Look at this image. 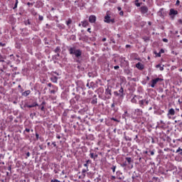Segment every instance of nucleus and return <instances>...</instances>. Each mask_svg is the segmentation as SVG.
<instances>
[{"label": "nucleus", "instance_id": "obj_1", "mask_svg": "<svg viewBox=\"0 0 182 182\" xmlns=\"http://www.w3.org/2000/svg\"><path fill=\"white\" fill-rule=\"evenodd\" d=\"M69 52L70 55H75V58H77V59H80L82 56V50L79 49L76 50V48H70Z\"/></svg>", "mask_w": 182, "mask_h": 182}, {"label": "nucleus", "instance_id": "obj_2", "mask_svg": "<svg viewBox=\"0 0 182 182\" xmlns=\"http://www.w3.org/2000/svg\"><path fill=\"white\" fill-rule=\"evenodd\" d=\"M104 22H106V23H114V18H112L109 14H107L105 17Z\"/></svg>", "mask_w": 182, "mask_h": 182}, {"label": "nucleus", "instance_id": "obj_3", "mask_svg": "<svg viewBox=\"0 0 182 182\" xmlns=\"http://www.w3.org/2000/svg\"><path fill=\"white\" fill-rule=\"evenodd\" d=\"M161 80H163V79L159 77L152 80L151 87H154L157 85V83H159V82H161Z\"/></svg>", "mask_w": 182, "mask_h": 182}, {"label": "nucleus", "instance_id": "obj_4", "mask_svg": "<svg viewBox=\"0 0 182 182\" xmlns=\"http://www.w3.org/2000/svg\"><path fill=\"white\" fill-rule=\"evenodd\" d=\"M141 14H147L149 12V8L146 6H143L141 7Z\"/></svg>", "mask_w": 182, "mask_h": 182}, {"label": "nucleus", "instance_id": "obj_5", "mask_svg": "<svg viewBox=\"0 0 182 182\" xmlns=\"http://www.w3.org/2000/svg\"><path fill=\"white\" fill-rule=\"evenodd\" d=\"M136 68L139 69V70H143V69H144V65L141 63H138L136 64Z\"/></svg>", "mask_w": 182, "mask_h": 182}, {"label": "nucleus", "instance_id": "obj_6", "mask_svg": "<svg viewBox=\"0 0 182 182\" xmlns=\"http://www.w3.org/2000/svg\"><path fill=\"white\" fill-rule=\"evenodd\" d=\"M89 22H90V23H95V22H96V17L95 16H90L89 17Z\"/></svg>", "mask_w": 182, "mask_h": 182}, {"label": "nucleus", "instance_id": "obj_7", "mask_svg": "<svg viewBox=\"0 0 182 182\" xmlns=\"http://www.w3.org/2000/svg\"><path fill=\"white\" fill-rule=\"evenodd\" d=\"M169 114H171V116H174V114H176V111H174V109L171 108L168 110V116H169Z\"/></svg>", "mask_w": 182, "mask_h": 182}, {"label": "nucleus", "instance_id": "obj_8", "mask_svg": "<svg viewBox=\"0 0 182 182\" xmlns=\"http://www.w3.org/2000/svg\"><path fill=\"white\" fill-rule=\"evenodd\" d=\"M178 12L173 9L170 10L169 15H177Z\"/></svg>", "mask_w": 182, "mask_h": 182}, {"label": "nucleus", "instance_id": "obj_9", "mask_svg": "<svg viewBox=\"0 0 182 182\" xmlns=\"http://www.w3.org/2000/svg\"><path fill=\"white\" fill-rule=\"evenodd\" d=\"M81 23L83 28H86V26H89V22H87V21H82Z\"/></svg>", "mask_w": 182, "mask_h": 182}, {"label": "nucleus", "instance_id": "obj_10", "mask_svg": "<svg viewBox=\"0 0 182 182\" xmlns=\"http://www.w3.org/2000/svg\"><path fill=\"white\" fill-rule=\"evenodd\" d=\"M36 106H38V103L34 102V103L32 104V105H27L26 107H28V108H31V107H36Z\"/></svg>", "mask_w": 182, "mask_h": 182}, {"label": "nucleus", "instance_id": "obj_11", "mask_svg": "<svg viewBox=\"0 0 182 182\" xmlns=\"http://www.w3.org/2000/svg\"><path fill=\"white\" fill-rule=\"evenodd\" d=\"M51 80L53 82V83H58V77H52Z\"/></svg>", "mask_w": 182, "mask_h": 182}, {"label": "nucleus", "instance_id": "obj_12", "mask_svg": "<svg viewBox=\"0 0 182 182\" xmlns=\"http://www.w3.org/2000/svg\"><path fill=\"white\" fill-rule=\"evenodd\" d=\"M144 102H146V100H139V104L141 107H143V105H144Z\"/></svg>", "mask_w": 182, "mask_h": 182}, {"label": "nucleus", "instance_id": "obj_13", "mask_svg": "<svg viewBox=\"0 0 182 182\" xmlns=\"http://www.w3.org/2000/svg\"><path fill=\"white\" fill-rule=\"evenodd\" d=\"M106 95H109V96H112V91L109 89H107L105 91Z\"/></svg>", "mask_w": 182, "mask_h": 182}, {"label": "nucleus", "instance_id": "obj_14", "mask_svg": "<svg viewBox=\"0 0 182 182\" xmlns=\"http://www.w3.org/2000/svg\"><path fill=\"white\" fill-rule=\"evenodd\" d=\"M87 171H89V168H87V167L86 168L82 169V173L83 176H85V173H87Z\"/></svg>", "mask_w": 182, "mask_h": 182}, {"label": "nucleus", "instance_id": "obj_15", "mask_svg": "<svg viewBox=\"0 0 182 182\" xmlns=\"http://www.w3.org/2000/svg\"><path fill=\"white\" fill-rule=\"evenodd\" d=\"M156 68L157 69H159V68L160 70H164V68L161 67V65H156Z\"/></svg>", "mask_w": 182, "mask_h": 182}, {"label": "nucleus", "instance_id": "obj_16", "mask_svg": "<svg viewBox=\"0 0 182 182\" xmlns=\"http://www.w3.org/2000/svg\"><path fill=\"white\" fill-rule=\"evenodd\" d=\"M176 153H180V154L182 156V149H181V148H178L176 150Z\"/></svg>", "mask_w": 182, "mask_h": 182}, {"label": "nucleus", "instance_id": "obj_17", "mask_svg": "<svg viewBox=\"0 0 182 182\" xmlns=\"http://www.w3.org/2000/svg\"><path fill=\"white\" fill-rule=\"evenodd\" d=\"M127 161L129 163V164H130V163H132V158L130 157H127L126 158Z\"/></svg>", "mask_w": 182, "mask_h": 182}, {"label": "nucleus", "instance_id": "obj_18", "mask_svg": "<svg viewBox=\"0 0 182 182\" xmlns=\"http://www.w3.org/2000/svg\"><path fill=\"white\" fill-rule=\"evenodd\" d=\"M70 23H72V20L71 19H68V21L66 22V25L68 26H69V25H70Z\"/></svg>", "mask_w": 182, "mask_h": 182}, {"label": "nucleus", "instance_id": "obj_19", "mask_svg": "<svg viewBox=\"0 0 182 182\" xmlns=\"http://www.w3.org/2000/svg\"><path fill=\"white\" fill-rule=\"evenodd\" d=\"M55 53H58V52H60V47H57V48L55 49Z\"/></svg>", "mask_w": 182, "mask_h": 182}, {"label": "nucleus", "instance_id": "obj_20", "mask_svg": "<svg viewBox=\"0 0 182 182\" xmlns=\"http://www.w3.org/2000/svg\"><path fill=\"white\" fill-rule=\"evenodd\" d=\"M135 5H136V6H140V3H139V0H136L135 1Z\"/></svg>", "mask_w": 182, "mask_h": 182}, {"label": "nucleus", "instance_id": "obj_21", "mask_svg": "<svg viewBox=\"0 0 182 182\" xmlns=\"http://www.w3.org/2000/svg\"><path fill=\"white\" fill-rule=\"evenodd\" d=\"M16 8H18V0L16 1V4L14 5V9H16Z\"/></svg>", "mask_w": 182, "mask_h": 182}, {"label": "nucleus", "instance_id": "obj_22", "mask_svg": "<svg viewBox=\"0 0 182 182\" xmlns=\"http://www.w3.org/2000/svg\"><path fill=\"white\" fill-rule=\"evenodd\" d=\"M29 93H31V91L28 90L24 92V95H26V96H28Z\"/></svg>", "mask_w": 182, "mask_h": 182}, {"label": "nucleus", "instance_id": "obj_23", "mask_svg": "<svg viewBox=\"0 0 182 182\" xmlns=\"http://www.w3.org/2000/svg\"><path fill=\"white\" fill-rule=\"evenodd\" d=\"M112 170L113 173H114V171H116V166H113L112 167Z\"/></svg>", "mask_w": 182, "mask_h": 182}, {"label": "nucleus", "instance_id": "obj_24", "mask_svg": "<svg viewBox=\"0 0 182 182\" xmlns=\"http://www.w3.org/2000/svg\"><path fill=\"white\" fill-rule=\"evenodd\" d=\"M119 93L123 95V92H124L123 87H121L120 90H119Z\"/></svg>", "mask_w": 182, "mask_h": 182}, {"label": "nucleus", "instance_id": "obj_25", "mask_svg": "<svg viewBox=\"0 0 182 182\" xmlns=\"http://www.w3.org/2000/svg\"><path fill=\"white\" fill-rule=\"evenodd\" d=\"M50 93L55 95V93H56V91H55V90H50Z\"/></svg>", "mask_w": 182, "mask_h": 182}, {"label": "nucleus", "instance_id": "obj_26", "mask_svg": "<svg viewBox=\"0 0 182 182\" xmlns=\"http://www.w3.org/2000/svg\"><path fill=\"white\" fill-rule=\"evenodd\" d=\"M112 120H114V122H117L119 123V119H116V118H112Z\"/></svg>", "mask_w": 182, "mask_h": 182}, {"label": "nucleus", "instance_id": "obj_27", "mask_svg": "<svg viewBox=\"0 0 182 182\" xmlns=\"http://www.w3.org/2000/svg\"><path fill=\"white\" fill-rule=\"evenodd\" d=\"M38 18H39V21H43V16H39Z\"/></svg>", "mask_w": 182, "mask_h": 182}, {"label": "nucleus", "instance_id": "obj_28", "mask_svg": "<svg viewBox=\"0 0 182 182\" xmlns=\"http://www.w3.org/2000/svg\"><path fill=\"white\" fill-rule=\"evenodd\" d=\"M120 67H119V65L114 66V69H115V70H117V69H119Z\"/></svg>", "mask_w": 182, "mask_h": 182}, {"label": "nucleus", "instance_id": "obj_29", "mask_svg": "<svg viewBox=\"0 0 182 182\" xmlns=\"http://www.w3.org/2000/svg\"><path fill=\"white\" fill-rule=\"evenodd\" d=\"M163 41L167 43V42H168V40L167 38H164Z\"/></svg>", "mask_w": 182, "mask_h": 182}, {"label": "nucleus", "instance_id": "obj_30", "mask_svg": "<svg viewBox=\"0 0 182 182\" xmlns=\"http://www.w3.org/2000/svg\"><path fill=\"white\" fill-rule=\"evenodd\" d=\"M150 153H151V156H154V151H151Z\"/></svg>", "mask_w": 182, "mask_h": 182}, {"label": "nucleus", "instance_id": "obj_31", "mask_svg": "<svg viewBox=\"0 0 182 182\" xmlns=\"http://www.w3.org/2000/svg\"><path fill=\"white\" fill-rule=\"evenodd\" d=\"M51 182H60V181L58 180V179H55L54 181H51Z\"/></svg>", "mask_w": 182, "mask_h": 182}, {"label": "nucleus", "instance_id": "obj_32", "mask_svg": "<svg viewBox=\"0 0 182 182\" xmlns=\"http://www.w3.org/2000/svg\"><path fill=\"white\" fill-rule=\"evenodd\" d=\"M176 5H178V6L180 5V0L176 1Z\"/></svg>", "mask_w": 182, "mask_h": 182}, {"label": "nucleus", "instance_id": "obj_33", "mask_svg": "<svg viewBox=\"0 0 182 182\" xmlns=\"http://www.w3.org/2000/svg\"><path fill=\"white\" fill-rule=\"evenodd\" d=\"M26 156H27V157H30V156H31V153L27 152V153H26Z\"/></svg>", "mask_w": 182, "mask_h": 182}, {"label": "nucleus", "instance_id": "obj_34", "mask_svg": "<svg viewBox=\"0 0 182 182\" xmlns=\"http://www.w3.org/2000/svg\"><path fill=\"white\" fill-rule=\"evenodd\" d=\"M119 15H120L121 16H123V15H124L123 11H120V12H119Z\"/></svg>", "mask_w": 182, "mask_h": 182}, {"label": "nucleus", "instance_id": "obj_35", "mask_svg": "<svg viewBox=\"0 0 182 182\" xmlns=\"http://www.w3.org/2000/svg\"><path fill=\"white\" fill-rule=\"evenodd\" d=\"M144 103H145V105H149V100H145V101H144Z\"/></svg>", "mask_w": 182, "mask_h": 182}, {"label": "nucleus", "instance_id": "obj_36", "mask_svg": "<svg viewBox=\"0 0 182 182\" xmlns=\"http://www.w3.org/2000/svg\"><path fill=\"white\" fill-rule=\"evenodd\" d=\"M41 110H42V112H43V110H45V107L42 106L41 108Z\"/></svg>", "mask_w": 182, "mask_h": 182}, {"label": "nucleus", "instance_id": "obj_37", "mask_svg": "<svg viewBox=\"0 0 182 182\" xmlns=\"http://www.w3.org/2000/svg\"><path fill=\"white\" fill-rule=\"evenodd\" d=\"M156 56H158L159 58H160V56H161V54L160 53H157Z\"/></svg>", "mask_w": 182, "mask_h": 182}, {"label": "nucleus", "instance_id": "obj_38", "mask_svg": "<svg viewBox=\"0 0 182 182\" xmlns=\"http://www.w3.org/2000/svg\"><path fill=\"white\" fill-rule=\"evenodd\" d=\"M26 132H27V133H29V132H31V129H26Z\"/></svg>", "mask_w": 182, "mask_h": 182}, {"label": "nucleus", "instance_id": "obj_39", "mask_svg": "<svg viewBox=\"0 0 182 182\" xmlns=\"http://www.w3.org/2000/svg\"><path fill=\"white\" fill-rule=\"evenodd\" d=\"M87 32H89L90 33H92V31H90V28H87Z\"/></svg>", "mask_w": 182, "mask_h": 182}, {"label": "nucleus", "instance_id": "obj_40", "mask_svg": "<svg viewBox=\"0 0 182 182\" xmlns=\"http://www.w3.org/2000/svg\"><path fill=\"white\" fill-rule=\"evenodd\" d=\"M48 86L49 87H52V84H51V83H48Z\"/></svg>", "mask_w": 182, "mask_h": 182}, {"label": "nucleus", "instance_id": "obj_41", "mask_svg": "<svg viewBox=\"0 0 182 182\" xmlns=\"http://www.w3.org/2000/svg\"><path fill=\"white\" fill-rule=\"evenodd\" d=\"M90 157H91V159H93L94 154H90Z\"/></svg>", "mask_w": 182, "mask_h": 182}, {"label": "nucleus", "instance_id": "obj_42", "mask_svg": "<svg viewBox=\"0 0 182 182\" xmlns=\"http://www.w3.org/2000/svg\"><path fill=\"white\" fill-rule=\"evenodd\" d=\"M53 145L54 146V147H56V143L55 142H53Z\"/></svg>", "mask_w": 182, "mask_h": 182}, {"label": "nucleus", "instance_id": "obj_43", "mask_svg": "<svg viewBox=\"0 0 182 182\" xmlns=\"http://www.w3.org/2000/svg\"><path fill=\"white\" fill-rule=\"evenodd\" d=\"M84 167H86V168H87V164H84Z\"/></svg>", "mask_w": 182, "mask_h": 182}, {"label": "nucleus", "instance_id": "obj_44", "mask_svg": "<svg viewBox=\"0 0 182 182\" xmlns=\"http://www.w3.org/2000/svg\"><path fill=\"white\" fill-rule=\"evenodd\" d=\"M102 42H106V38H102Z\"/></svg>", "mask_w": 182, "mask_h": 182}, {"label": "nucleus", "instance_id": "obj_45", "mask_svg": "<svg viewBox=\"0 0 182 182\" xmlns=\"http://www.w3.org/2000/svg\"><path fill=\"white\" fill-rule=\"evenodd\" d=\"M117 9L118 11H122V7H118Z\"/></svg>", "mask_w": 182, "mask_h": 182}, {"label": "nucleus", "instance_id": "obj_46", "mask_svg": "<svg viewBox=\"0 0 182 182\" xmlns=\"http://www.w3.org/2000/svg\"><path fill=\"white\" fill-rule=\"evenodd\" d=\"M92 103H97V100H93Z\"/></svg>", "mask_w": 182, "mask_h": 182}, {"label": "nucleus", "instance_id": "obj_47", "mask_svg": "<svg viewBox=\"0 0 182 182\" xmlns=\"http://www.w3.org/2000/svg\"><path fill=\"white\" fill-rule=\"evenodd\" d=\"M111 107H114V103L112 104Z\"/></svg>", "mask_w": 182, "mask_h": 182}, {"label": "nucleus", "instance_id": "obj_48", "mask_svg": "<svg viewBox=\"0 0 182 182\" xmlns=\"http://www.w3.org/2000/svg\"><path fill=\"white\" fill-rule=\"evenodd\" d=\"M20 182H26V180H21Z\"/></svg>", "mask_w": 182, "mask_h": 182}, {"label": "nucleus", "instance_id": "obj_49", "mask_svg": "<svg viewBox=\"0 0 182 182\" xmlns=\"http://www.w3.org/2000/svg\"><path fill=\"white\" fill-rule=\"evenodd\" d=\"M36 136L37 139L39 137V134H36Z\"/></svg>", "mask_w": 182, "mask_h": 182}, {"label": "nucleus", "instance_id": "obj_50", "mask_svg": "<svg viewBox=\"0 0 182 182\" xmlns=\"http://www.w3.org/2000/svg\"><path fill=\"white\" fill-rule=\"evenodd\" d=\"M126 48H130V45H127Z\"/></svg>", "mask_w": 182, "mask_h": 182}, {"label": "nucleus", "instance_id": "obj_51", "mask_svg": "<svg viewBox=\"0 0 182 182\" xmlns=\"http://www.w3.org/2000/svg\"><path fill=\"white\" fill-rule=\"evenodd\" d=\"M135 112H140V109H135Z\"/></svg>", "mask_w": 182, "mask_h": 182}, {"label": "nucleus", "instance_id": "obj_52", "mask_svg": "<svg viewBox=\"0 0 182 182\" xmlns=\"http://www.w3.org/2000/svg\"><path fill=\"white\" fill-rule=\"evenodd\" d=\"M124 114H127V116H129L127 111L124 112Z\"/></svg>", "mask_w": 182, "mask_h": 182}, {"label": "nucleus", "instance_id": "obj_53", "mask_svg": "<svg viewBox=\"0 0 182 182\" xmlns=\"http://www.w3.org/2000/svg\"><path fill=\"white\" fill-rule=\"evenodd\" d=\"M89 161H89V160L87 161L86 164H89Z\"/></svg>", "mask_w": 182, "mask_h": 182}, {"label": "nucleus", "instance_id": "obj_54", "mask_svg": "<svg viewBox=\"0 0 182 182\" xmlns=\"http://www.w3.org/2000/svg\"><path fill=\"white\" fill-rule=\"evenodd\" d=\"M148 23L149 26L151 25V22H150V21Z\"/></svg>", "mask_w": 182, "mask_h": 182}, {"label": "nucleus", "instance_id": "obj_55", "mask_svg": "<svg viewBox=\"0 0 182 182\" xmlns=\"http://www.w3.org/2000/svg\"><path fill=\"white\" fill-rule=\"evenodd\" d=\"M179 23H182V20H179Z\"/></svg>", "mask_w": 182, "mask_h": 182}, {"label": "nucleus", "instance_id": "obj_56", "mask_svg": "<svg viewBox=\"0 0 182 182\" xmlns=\"http://www.w3.org/2000/svg\"><path fill=\"white\" fill-rule=\"evenodd\" d=\"M57 139H60V136H57Z\"/></svg>", "mask_w": 182, "mask_h": 182}, {"label": "nucleus", "instance_id": "obj_57", "mask_svg": "<svg viewBox=\"0 0 182 182\" xmlns=\"http://www.w3.org/2000/svg\"><path fill=\"white\" fill-rule=\"evenodd\" d=\"M112 178H113V179L116 178V176H112Z\"/></svg>", "mask_w": 182, "mask_h": 182}, {"label": "nucleus", "instance_id": "obj_58", "mask_svg": "<svg viewBox=\"0 0 182 182\" xmlns=\"http://www.w3.org/2000/svg\"><path fill=\"white\" fill-rule=\"evenodd\" d=\"M41 105H45V102H43Z\"/></svg>", "mask_w": 182, "mask_h": 182}, {"label": "nucleus", "instance_id": "obj_59", "mask_svg": "<svg viewBox=\"0 0 182 182\" xmlns=\"http://www.w3.org/2000/svg\"><path fill=\"white\" fill-rule=\"evenodd\" d=\"M179 71H180V72H182V69H180Z\"/></svg>", "mask_w": 182, "mask_h": 182}, {"label": "nucleus", "instance_id": "obj_60", "mask_svg": "<svg viewBox=\"0 0 182 182\" xmlns=\"http://www.w3.org/2000/svg\"><path fill=\"white\" fill-rule=\"evenodd\" d=\"M82 26V24L80 23V24H79V26Z\"/></svg>", "mask_w": 182, "mask_h": 182}, {"label": "nucleus", "instance_id": "obj_61", "mask_svg": "<svg viewBox=\"0 0 182 182\" xmlns=\"http://www.w3.org/2000/svg\"><path fill=\"white\" fill-rule=\"evenodd\" d=\"M181 43H182V41H181Z\"/></svg>", "mask_w": 182, "mask_h": 182}, {"label": "nucleus", "instance_id": "obj_62", "mask_svg": "<svg viewBox=\"0 0 182 182\" xmlns=\"http://www.w3.org/2000/svg\"><path fill=\"white\" fill-rule=\"evenodd\" d=\"M181 117H182V114H181Z\"/></svg>", "mask_w": 182, "mask_h": 182}, {"label": "nucleus", "instance_id": "obj_63", "mask_svg": "<svg viewBox=\"0 0 182 182\" xmlns=\"http://www.w3.org/2000/svg\"><path fill=\"white\" fill-rule=\"evenodd\" d=\"M145 153H146V154H147V151H146Z\"/></svg>", "mask_w": 182, "mask_h": 182}]
</instances>
